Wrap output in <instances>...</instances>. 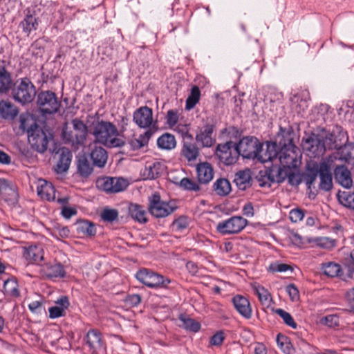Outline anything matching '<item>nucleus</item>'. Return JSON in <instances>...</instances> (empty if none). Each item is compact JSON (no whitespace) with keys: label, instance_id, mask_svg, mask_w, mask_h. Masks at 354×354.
Returning <instances> with one entry per match:
<instances>
[{"label":"nucleus","instance_id":"nucleus-1","mask_svg":"<svg viewBox=\"0 0 354 354\" xmlns=\"http://www.w3.org/2000/svg\"><path fill=\"white\" fill-rule=\"evenodd\" d=\"M19 129L26 131L28 142L32 147L39 153L44 152V127L38 124L35 116L22 113L19 116Z\"/></svg>","mask_w":354,"mask_h":354},{"label":"nucleus","instance_id":"nucleus-2","mask_svg":"<svg viewBox=\"0 0 354 354\" xmlns=\"http://www.w3.org/2000/svg\"><path fill=\"white\" fill-rule=\"evenodd\" d=\"M93 134L96 142L110 148L120 147L125 143L122 138H118V130L111 122L101 120L95 124Z\"/></svg>","mask_w":354,"mask_h":354},{"label":"nucleus","instance_id":"nucleus-3","mask_svg":"<svg viewBox=\"0 0 354 354\" xmlns=\"http://www.w3.org/2000/svg\"><path fill=\"white\" fill-rule=\"evenodd\" d=\"M72 124L75 132L63 129L62 138L66 144H70L73 149H78L80 146L84 145L88 129L84 122L77 118L73 120Z\"/></svg>","mask_w":354,"mask_h":354},{"label":"nucleus","instance_id":"nucleus-4","mask_svg":"<svg viewBox=\"0 0 354 354\" xmlns=\"http://www.w3.org/2000/svg\"><path fill=\"white\" fill-rule=\"evenodd\" d=\"M280 151H279L277 160L280 165L292 169L297 166V151L298 148L294 145L292 139L290 135L286 138L283 136V140L279 142Z\"/></svg>","mask_w":354,"mask_h":354},{"label":"nucleus","instance_id":"nucleus-5","mask_svg":"<svg viewBox=\"0 0 354 354\" xmlns=\"http://www.w3.org/2000/svg\"><path fill=\"white\" fill-rule=\"evenodd\" d=\"M149 212L156 218H165L174 212L178 206L174 201H162L158 193H154L149 199Z\"/></svg>","mask_w":354,"mask_h":354},{"label":"nucleus","instance_id":"nucleus-6","mask_svg":"<svg viewBox=\"0 0 354 354\" xmlns=\"http://www.w3.org/2000/svg\"><path fill=\"white\" fill-rule=\"evenodd\" d=\"M136 278L142 284L150 288H165L170 283L171 281L152 270L141 268L137 271Z\"/></svg>","mask_w":354,"mask_h":354},{"label":"nucleus","instance_id":"nucleus-7","mask_svg":"<svg viewBox=\"0 0 354 354\" xmlns=\"http://www.w3.org/2000/svg\"><path fill=\"white\" fill-rule=\"evenodd\" d=\"M36 93L35 87L28 78L17 80L13 85L12 95L14 99L23 104L31 102L34 100Z\"/></svg>","mask_w":354,"mask_h":354},{"label":"nucleus","instance_id":"nucleus-8","mask_svg":"<svg viewBox=\"0 0 354 354\" xmlns=\"http://www.w3.org/2000/svg\"><path fill=\"white\" fill-rule=\"evenodd\" d=\"M49 151L52 153L54 162L53 169L57 174H62L68 171L72 158V152L66 147L55 145L53 149Z\"/></svg>","mask_w":354,"mask_h":354},{"label":"nucleus","instance_id":"nucleus-9","mask_svg":"<svg viewBox=\"0 0 354 354\" xmlns=\"http://www.w3.org/2000/svg\"><path fill=\"white\" fill-rule=\"evenodd\" d=\"M335 154L323 158L319 162V188L325 192H329L333 188V176L331 169L334 167V160L337 159Z\"/></svg>","mask_w":354,"mask_h":354},{"label":"nucleus","instance_id":"nucleus-10","mask_svg":"<svg viewBox=\"0 0 354 354\" xmlns=\"http://www.w3.org/2000/svg\"><path fill=\"white\" fill-rule=\"evenodd\" d=\"M235 144L239 156L244 159H256L261 147V143L254 136H245Z\"/></svg>","mask_w":354,"mask_h":354},{"label":"nucleus","instance_id":"nucleus-11","mask_svg":"<svg viewBox=\"0 0 354 354\" xmlns=\"http://www.w3.org/2000/svg\"><path fill=\"white\" fill-rule=\"evenodd\" d=\"M133 121L139 128L153 129L155 133L158 130V121L153 119L152 109L147 106H142L133 112Z\"/></svg>","mask_w":354,"mask_h":354},{"label":"nucleus","instance_id":"nucleus-12","mask_svg":"<svg viewBox=\"0 0 354 354\" xmlns=\"http://www.w3.org/2000/svg\"><path fill=\"white\" fill-rule=\"evenodd\" d=\"M235 146L236 144L231 140L217 145L215 155L221 162L225 165L236 162L239 156Z\"/></svg>","mask_w":354,"mask_h":354},{"label":"nucleus","instance_id":"nucleus-13","mask_svg":"<svg viewBox=\"0 0 354 354\" xmlns=\"http://www.w3.org/2000/svg\"><path fill=\"white\" fill-rule=\"evenodd\" d=\"M248 221L241 216H234L230 218L219 222L216 230L222 234H238L247 225Z\"/></svg>","mask_w":354,"mask_h":354},{"label":"nucleus","instance_id":"nucleus-14","mask_svg":"<svg viewBox=\"0 0 354 354\" xmlns=\"http://www.w3.org/2000/svg\"><path fill=\"white\" fill-rule=\"evenodd\" d=\"M96 185L98 189L107 194H114L124 191L128 183L122 178L105 176L97 179Z\"/></svg>","mask_w":354,"mask_h":354},{"label":"nucleus","instance_id":"nucleus-15","mask_svg":"<svg viewBox=\"0 0 354 354\" xmlns=\"http://www.w3.org/2000/svg\"><path fill=\"white\" fill-rule=\"evenodd\" d=\"M303 148L310 158L319 157L326 151L324 138L320 135L313 133L304 140Z\"/></svg>","mask_w":354,"mask_h":354},{"label":"nucleus","instance_id":"nucleus-16","mask_svg":"<svg viewBox=\"0 0 354 354\" xmlns=\"http://www.w3.org/2000/svg\"><path fill=\"white\" fill-rule=\"evenodd\" d=\"M86 344L91 354H105L106 343L102 339V333L96 329L89 330L86 336Z\"/></svg>","mask_w":354,"mask_h":354},{"label":"nucleus","instance_id":"nucleus-17","mask_svg":"<svg viewBox=\"0 0 354 354\" xmlns=\"http://www.w3.org/2000/svg\"><path fill=\"white\" fill-rule=\"evenodd\" d=\"M200 149L194 141L191 134H186L183 138V145L180 151L181 156L189 162H194L199 156Z\"/></svg>","mask_w":354,"mask_h":354},{"label":"nucleus","instance_id":"nucleus-18","mask_svg":"<svg viewBox=\"0 0 354 354\" xmlns=\"http://www.w3.org/2000/svg\"><path fill=\"white\" fill-rule=\"evenodd\" d=\"M215 130V124L212 120L207 121L205 124L199 129L196 135V140L200 143L203 147H210L214 142L215 139L213 137V133Z\"/></svg>","mask_w":354,"mask_h":354},{"label":"nucleus","instance_id":"nucleus-19","mask_svg":"<svg viewBox=\"0 0 354 354\" xmlns=\"http://www.w3.org/2000/svg\"><path fill=\"white\" fill-rule=\"evenodd\" d=\"M279 154V147L275 142H268L266 144V149L263 145L258 152L256 159L261 162H274L277 160Z\"/></svg>","mask_w":354,"mask_h":354},{"label":"nucleus","instance_id":"nucleus-20","mask_svg":"<svg viewBox=\"0 0 354 354\" xmlns=\"http://www.w3.org/2000/svg\"><path fill=\"white\" fill-rule=\"evenodd\" d=\"M334 178L338 184L345 188H350L353 185L351 171L345 165L335 166Z\"/></svg>","mask_w":354,"mask_h":354},{"label":"nucleus","instance_id":"nucleus-21","mask_svg":"<svg viewBox=\"0 0 354 354\" xmlns=\"http://www.w3.org/2000/svg\"><path fill=\"white\" fill-rule=\"evenodd\" d=\"M235 309L244 318L250 319L252 315V308L249 300L243 296L236 295L232 299Z\"/></svg>","mask_w":354,"mask_h":354},{"label":"nucleus","instance_id":"nucleus-22","mask_svg":"<svg viewBox=\"0 0 354 354\" xmlns=\"http://www.w3.org/2000/svg\"><path fill=\"white\" fill-rule=\"evenodd\" d=\"M165 165L158 161L147 162L142 175L146 179L152 180L160 176L165 171Z\"/></svg>","mask_w":354,"mask_h":354},{"label":"nucleus","instance_id":"nucleus-23","mask_svg":"<svg viewBox=\"0 0 354 354\" xmlns=\"http://www.w3.org/2000/svg\"><path fill=\"white\" fill-rule=\"evenodd\" d=\"M239 190H246L252 184L251 171L249 169L236 172L233 180Z\"/></svg>","mask_w":354,"mask_h":354},{"label":"nucleus","instance_id":"nucleus-24","mask_svg":"<svg viewBox=\"0 0 354 354\" xmlns=\"http://www.w3.org/2000/svg\"><path fill=\"white\" fill-rule=\"evenodd\" d=\"M197 178L199 183L207 184L209 183L214 176V170L208 162H202L196 167Z\"/></svg>","mask_w":354,"mask_h":354},{"label":"nucleus","instance_id":"nucleus-25","mask_svg":"<svg viewBox=\"0 0 354 354\" xmlns=\"http://www.w3.org/2000/svg\"><path fill=\"white\" fill-rule=\"evenodd\" d=\"M154 133L153 129L146 130L143 133L140 134L138 138H133L129 140L128 144L132 150H139L148 145Z\"/></svg>","mask_w":354,"mask_h":354},{"label":"nucleus","instance_id":"nucleus-26","mask_svg":"<svg viewBox=\"0 0 354 354\" xmlns=\"http://www.w3.org/2000/svg\"><path fill=\"white\" fill-rule=\"evenodd\" d=\"M90 157L94 166L102 168L104 167L106 162L108 154L105 149L95 145L91 148Z\"/></svg>","mask_w":354,"mask_h":354},{"label":"nucleus","instance_id":"nucleus-27","mask_svg":"<svg viewBox=\"0 0 354 354\" xmlns=\"http://www.w3.org/2000/svg\"><path fill=\"white\" fill-rule=\"evenodd\" d=\"M77 174L82 178H88L93 171L87 157L84 155L77 157L76 160Z\"/></svg>","mask_w":354,"mask_h":354},{"label":"nucleus","instance_id":"nucleus-28","mask_svg":"<svg viewBox=\"0 0 354 354\" xmlns=\"http://www.w3.org/2000/svg\"><path fill=\"white\" fill-rule=\"evenodd\" d=\"M24 257L27 260L35 263L42 261L44 252L42 245H32L26 250Z\"/></svg>","mask_w":354,"mask_h":354},{"label":"nucleus","instance_id":"nucleus-29","mask_svg":"<svg viewBox=\"0 0 354 354\" xmlns=\"http://www.w3.org/2000/svg\"><path fill=\"white\" fill-rule=\"evenodd\" d=\"M290 169L285 166H280L277 165H272L270 169V178H272V182L274 183H282L287 178ZM269 178V177H268Z\"/></svg>","mask_w":354,"mask_h":354},{"label":"nucleus","instance_id":"nucleus-30","mask_svg":"<svg viewBox=\"0 0 354 354\" xmlns=\"http://www.w3.org/2000/svg\"><path fill=\"white\" fill-rule=\"evenodd\" d=\"M18 109L10 102L0 101V117L6 120H13L18 114Z\"/></svg>","mask_w":354,"mask_h":354},{"label":"nucleus","instance_id":"nucleus-31","mask_svg":"<svg viewBox=\"0 0 354 354\" xmlns=\"http://www.w3.org/2000/svg\"><path fill=\"white\" fill-rule=\"evenodd\" d=\"M319 174V162H314L308 165L304 174H302L303 180L306 183L309 189L315 182L317 177Z\"/></svg>","mask_w":354,"mask_h":354},{"label":"nucleus","instance_id":"nucleus-32","mask_svg":"<svg viewBox=\"0 0 354 354\" xmlns=\"http://www.w3.org/2000/svg\"><path fill=\"white\" fill-rule=\"evenodd\" d=\"M0 194L6 201H15L18 194L5 178H0Z\"/></svg>","mask_w":354,"mask_h":354},{"label":"nucleus","instance_id":"nucleus-33","mask_svg":"<svg viewBox=\"0 0 354 354\" xmlns=\"http://www.w3.org/2000/svg\"><path fill=\"white\" fill-rule=\"evenodd\" d=\"M128 212L131 218L139 223H145L147 221L146 217L147 212L143 206L136 203H131L129 205Z\"/></svg>","mask_w":354,"mask_h":354},{"label":"nucleus","instance_id":"nucleus-34","mask_svg":"<svg viewBox=\"0 0 354 354\" xmlns=\"http://www.w3.org/2000/svg\"><path fill=\"white\" fill-rule=\"evenodd\" d=\"M320 269L323 273L329 277H341L342 270L339 264L334 261L322 263Z\"/></svg>","mask_w":354,"mask_h":354},{"label":"nucleus","instance_id":"nucleus-35","mask_svg":"<svg viewBox=\"0 0 354 354\" xmlns=\"http://www.w3.org/2000/svg\"><path fill=\"white\" fill-rule=\"evenodd\" d=\"M61 102L57 100L55 93L46 91V114L57 112Z\"/></svg>","mask_w":354,"mask_h":354},{"label":"nucleus","instance_id":"nucleus-36","mask_svg":"<svg viewBox=\"0 0 354 354\" xmlns=\"http://www.w3.org/2000/svg\"><path fill=\"white\" fill-rule=\"evenodd\" d=\"M77 232L80 234L86 236H93L96 234V227L93 223L87 220H81L77 222Z\"/></svg>","mask_w":354,"mask_h":354},{"label":"nucleus","instance_id":"nucleus-37","mask_svg":"<svg viewBox=\"0 0 354 354\" xmlns=\"http://www.w3.org/2000/svg\"><path fill=\"white\" fill-rule=\"evenodd\" d=\"M157 145L160 149L171 150L176 146L175 136L169 133H165L157 140Z\"/></svg>","mask_w":354,"mask_h":354},{"label":"nucleus","instance_id":"nucleus-38","mask_svg":"<svg viewBox=\"0 0 354 354\" xmlns=\"http://www.w3.org/2000/svg\"><path fill=\"white\" fill-rule=\"evenodd\" d=\"M213 187L215 192L221 196L228 195L232 190L231 184L226 178L217 179Z\"/></svg>","mask_w":354,"mask_h":354},{"label":"nucleus","instance_id":"nucleus-39","mask_svg":"<svg viewBox=\"0 0 354 354\" xmlns=\"http://www.w3.org/2000/svg\"><path fill=\"white\" fill-rule=\"evenodd\" d=\"M12 86L10 73L4 68L0 67V94L6 93Z\"/></svg>","mask_w":354,"mask_h":354},{"label":"nucleus","instance_id":"nucleus-40","mask_svg":"<svg viewBox=\"0 0 354 354\" xmlns=\"http://www.w3.org/2000/svg\"><path fill=\"white\" fill-rule=\"evenodd\" d=\"M179 320L181 322L180 326L187 330L196 333L201 329V324L194 319L180 315L179 316Z\"/></svg>","mask_w":354,"mask_h":354},{"label":"nucleus","instance_id":"nucleus-41","mask_svg":"<svg viewBox=\"0 0 354 354\" xmlns=\"http://www.w3.org/2000/svg\"><path fill=\"white\" fill-rule=\"evenodd\" d=\"M337 198L340 204L344 207L354 210V192L348 191H339Z\"/></svg>","mask_w":354,"mask_h":354},{"label":"nucleus","instance_id":"nucleus-42","mask_svg":"<svg viewBox=\"0 0 354 354\" xmlns=\"http://www.w3.org/2000/svg\"><path fill=\"white\" fill-rule=\"evenodd\" d=\"M66 274L64 267L60 263L48 266L46 270V278L55 279L63 278Z\"/></svg>","mask_w":354,"mask_h":354},{"label":"nucleus","instance_id":"nucleus-43","mask_svg":"<svg viewBox=\"0 0 354 354\" xmlns=\"http://www.w3.org/2000/svg\"><path fill=\"white\" fill-rule=\"evenodd\" d=\"M201 97V91L197 86H194L191 89V93L186 100L185 108L187 110L193 109L199 102Z\"/></svg>","mask_w":354,"mask_h":354},{"label":"nucleus","instance_id":"nucleus-44","mask_svg":"<svg viewBox=\"0 0 354 354\" xmlns=\"http://www.w3.org/2000/svg\"><path fill=\"white\" fill-rule=\"evenodd\" d=\"M253 290L257 295L261 303L263 305L268 306L271 301V296L268 290L260 285L254 286Z\"/></svg>","mask_w":354,"mask_h":354},{"label":"nucleus","instance_id":"nucleus-45","mask_svg":"<svg viewBox=\"0 0 354 354\" xmlns=\"http://www.w3.org/2000/svg\"><path fill=\"white\" fill-rule=\"evenodd\" d=\"M101 219L106 223H112L118 219V211L115 209L105 207L100 213Z\"/></svg>","mask_w":354,"mask_h":354},{"label":"nucleus","instance_id":"nucleus-46","mask_svg":"<svg viewBox=\"0 0 354 354\" xmlns=\"http://www.w3.org/2000/svg\"><path fill=\"white\" fill-rule=\"evenodd\" d=\"M179 185L183 189L189 192H198L201 189L199 184L196 180L189 178H182Z\"/></svg>","mask_w":354,"mask_h":354},{"label":"nucleus","instance_id":"nucleus-47","mask_svg":"<svg viewBox=\"0 0 354 354\" xmlns=\"http://www.w3.org/2000/svg\"><path fill=\"white\" fill-rule=\"evenodd\" d=\"M275 313L283 319V322L288 326L291 327L293 329H296L297 328V324L295 322L292 315L281 308H277L275 310Z\"/></svg>","mask_w":354,"mask_h":354},{"label":"nucleus","instance_id":"nucleus-48","mask_svg":"<svg viewBox=\"0 0 354 354\" xmlns=\"http://www.w3.org/2000/svg\"><path fill=\"white\" fill-rule=\"evenodd\" d=\"M188 225L189 221L187 217L185 216H180L173 221L171 227L172 230L180 232L185 230Z\"/></svg>","mask_w":354,"mask_h":354},{"label":"nucleus","instance_id":"nucleus-49","mask_svg":"<svg viewBox=\"0 0 354 354\" xmlns=\"http://www.w3.org/2000/svg\"><path fill=\"white\" fill-rule=\"evenodd\" d=\"M37 25L35 18L30 15L20 23L19 28H21L26 33H28L32 29H36Z\"/></svg>","mask_w":354,"mask_h":354},{"label":"nucleus","instance_id":"nucleus-50","mask_svg":"<svg viewBox=\"0 0 354 354\" xmlns=\"http://www.w3.org/2000/svg\"><path fill=\"white\" fill-rule=\"evenodd\" d=\"M4 289L8 294L13 297H17L19 296L17 283L15 279H8L4 283Z\"/></svg>","mask_w":354,"mask_h":354},{"label":"nucleus","instance_id":"nucleus-51","mask_svg":"<svg viewBox=\"0 0 354 354\" xmlns=\"http://www.w3.org/2000/svg\"><path fill=\"white\" fill-rule=\"evenodd\" d=\"M270 169L269 168L265 170L264 171H261L259 172V176L257 177V180L259 183V185L261 187H270L271 184L273 183L272 178L270 177Z\"/></svg>","mask_w":354,"mask_h":354},{"label":"nucleus","instance_id":"nucleus-52","mask_svg":"<svg viewBox=\"0 0 354 354\" xmlns=\"http://www.w3.org/2000/svg\"><path fill=\"white\" fill-rule=\"evenodd\" d=\"M321 323L330 328H335L339 325V317L336 314L328 315L321 319Z\"/></svg>","mask_w":354,"mask_h":354},{"label":"nucleus","instance_id":"nucleus-53","mask_svg":"<svg viewBox=\"0 0 354 354\" xmlns=\"http://www.w3.org/2000/svg\"><path fill=\"white\" fill-rule=\"evenodd\" d=\"M317 245L324 249H332L336 245V241L329 237H320L316 240Z\"/></svg>","mask_w":354,"mask_h":354},{"label":"nucleus","instance_id":"nucleus-54","mask_svg":"<svg viewBox=\"0 0 354 354\" xmlns=\"http://www.w3.org/2000/svg\"><path fill=\"white\" fill-rule=\"evenodd\" d=\"M287 178L288 183L292 186L299 185L303 181L302 174L295 172L292 169H290Z\"/></svg>","mask_w":354,"mask_h":354},{"label":"nucleus","instance_id":"nucleus-55","mask_svg":"<svg viewBox=\"0 0 354 354\" xmlns=\"http://www.w3.org/2000/svg\"><path fill=\"white\" fill-rule=\"evenodd\" d=\"M305 215V212L301 208H295L289 212V218L292 223L301 221Z\"/></svg>","mask_w":354,"mask_h":354},{"label":"nucleus","instance_id":"nucleus-56","mask_svg":"<svg viewBox=\"0 0 354 354\" xmlns=\"http://www.w3.org/2000/svg\"><path fill=\"white\" fill-rule=\"evenodd\" d=\"M225 131L226 132L227 137L231 140L238 139L242 134V131L234 126H230L228 128H226Z\"/></svg>","mask_w":354,"mask_h":354},{"label":"nucleus","instance_id":"nucleus-57","mask_svg":"<svg viewBox=\"0 0 354 354\" xmlns=\"http://www.w3.org/2000/svg\"><path fill=\"white\" fill-rule=\"evenodd\" d=\"M49 317L51 319H55L64 315L65 309L63 307L53 306L48 308Z\"/></svg>","mask_w":354,"mask_h":354},{"label":"nucleus","instance_id":"nucleus-58","mask_svg":"<svg viewBox=\"0 0 354 354\" xmlns=\"http://www.w3.org/2000/svg\"><path fill=\"white\" fill-rule=\"evenodd\" d=\"M277 342L285 353H290L291 346L286 337L278 335L277 337Z\"/></svg>","mask_w":354,"mask_h":354},{"label":"nucleus","instance_id":"nucleus-59","mask_svg":"<svg viewBox=\"0 0 354 354\" xmlns=\"http://www.w3.org/2000/svg\"><path fill=\"white\" fill-rule=\"evenodd\" d=\"M225 339L223 331H218L212 335L209 339V344L212 346H221Z\"/></svg>","mask_w":354,"mask_h":354},{"label":"nucleus","instance_id":"nucleus-60","mask_svg":"<svg viewBox=\"0 0 354 354\" xmlns=\"http://www.w3.org/2000/svg\"><path fill=\"white\" fill-rule=\"evenodd\" d=\"M141 296L138 294L129 295L126 299L125 302L127 305L134 307L137 306L141 302Z\"/></svg>","mask_w":354,"mask_h":354},{"label":"nucleus","instance_id":"nucleus-61","mask_svg":"<svg viewBox=\"0 0 354 354\" xmlns=\"http://www.w3.org/2000/svg\"><path fill=\"white\" fill-rule=\"evenodd\" d=\"M292 301H297L299 298V293L297 288L293 283L288 284L286 288Z\"/></svg>","mask_w":354,"mask_h":354},{"label":"nucleus","instance_id":"nucleus-62","mask_svg":"<svg viewBox=\"0 0 354 354\" xmlns=\"http://www.w3.org/2000/svg\"><path fill=\"white\" fill-rule=\"evenodd\" d=\"M46 184V200L48 201H54L55 200V189L53 184L47 180Z\"/></svg>","mask_w":354,"mask_h":354},{"label":"nucleus","instance_id":"nucleus-63","mask_svg":"<svg viewBox=\"0 0 354 354\" xmlns=\"http://www.w3.org/2000/svg\"><path fill=\"white\" fill-rule=\"evenodd\" d=\"M167 123L171 126L174 127L178 123V116L177 115L176 111L171 109L167 111L166 115Z\"/></svg>","mask_w":354,"mask_h":354},{"label":"nucleus","instance_id":"nucleus-64","mask_svg":"<svg viewBox=\"0 0 354 354\" xmlns=\"http://www.w3.org/2000/svg\"><path fill=\"white\" fill-rule=\"evenodd\" d=\"M270 269L272 272H285L292 270V268L290 266L285 263H272L270 266Z\"/></svg>","mask_w":354,"mask_h":354}]
</instances>
